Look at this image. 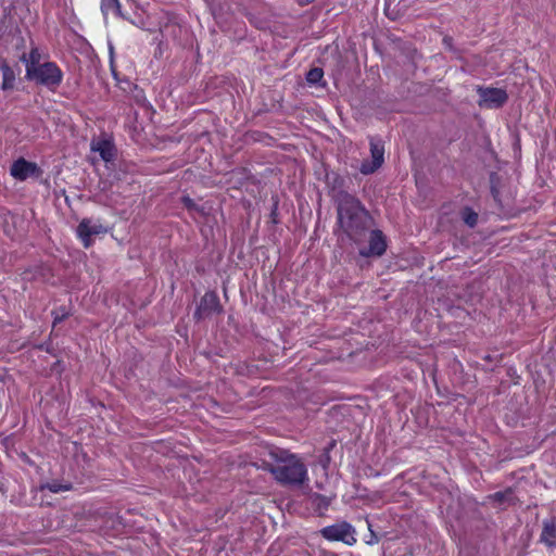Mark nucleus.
<instances>
[{
  "label": "nucleus",
  "mask_w": 556,
  "mask_h": 556,
  "mask_svg": "<svg viewBox=\"0 0 556 556\" xmlns=\"http://www.w3.org/2000/svg\"><path fill=\"white\" fill-rule=\"evenodd\" d=\"M319 533L328 541H340L350 546L356 543L355 528L344 520L320 529Z\"/></svg>",
  "instance_id": "5"
},
{
  "label": "nucleus",
  "mask_w": 556,
  "mask_h": 556,
  "mask_svg": "<svg viewBox=\"0 0 556 556\" xmlns=\"http://www.w3.org/2000/svg\"><path fill=\"white\" fill-rule=\"evenodd\" d=\"M345 178L339 173L325 169V184L327 193L336 204V207L356 199L345 190Z\"/></svg>",
  "instance_id": "4"
},
{
  "label": "nucleus",
  "mask_w": 556,
  "mask_h": 556,
  "mask_svg": "<svg viewBox=\"0 0 556 556\" xmlns=\"http://www.w3.org/2000/svg\"><path fill=\"white\" fill-rule=\"evenodd\" d=\"M247 16H248V18H249V22L253 23L252 15H251V14H249V15H247Z\"/></svg>",
  "instance_id": "31"
},
{
  "label": "nucleus",
  "mask_w": 556,
  "mask_h": 556,
  "mask_svg": "<svg viewBox=\"0 0 556 556\" xmlns=\"http://www.w3.org/2000/svg\"><path fill=\"white\" fill-rule=\"evenodd\" d=\"M488 500L495 504L498 508L504 509L508 506L516 505L518 502L513 488L508 486L504 491H498L488 496Z\"/></svg>",
  "instance_id": "11"
},
{
  "label": "nucleus",
  "mask_w": 556,
  "mask_h": 556,
  "mask_svg": "<svg viewBox=\"0 0 556 556\" xmlns=\"http://www.w3.org/2000/svg\"><path fill=\"white\" fill-rule=\"evenodd\" d=\"M91 150L98 152L104 162H111L116 156V148L111 140L99 139L91 142Z\"/></svg>",
  "instance_id": "13"
},
{
  "label": "nucleus",
  "mask_w": 556,
  "mask_h": 556,
  "mask_svg": "<svg viewBox=\"0 0 556 556\" xmlns=\"http://www.w3.org/2000/svg\"><path fill=\"white\" fill-rule=\"evenodd\" d=\"M369 530H370V539L367 541V544L378 543L379 538L377 536V534L370 528H369Z\"/></svg>",
  "instance_id": "27"
},
{
  "label": "nucleus",
  "mask_w": 556,
  "mask_h": 556,
  "mask_svg": "<svg viewBox=\"0 0 556 556\" xmlns=\"http://www.w3.org/2000/svg\"><path fill=\"white\" fill-rule=\"evenodd\" d=\"M0 491H1V492H4V489H3V484H2V483H0Z\"/></svg>",
  "instance_id": "32"
},
{
  "label": "nucleus",
  "mask_w": 556,
  "mask_h": 556,
  "mask_svg": "<svg viewBox=\"0 0 556 556\" xmlns=\"http://www.w3.org/2000/svg\"><path fill=\"white\" fill-rule=\"evenodd\" d=\"M477 93L480 108L501 109L508 101V93L502 88L478 86Z\"/></svg>",
  "instance_id": "6"
},
{
  "label": "nucleus",
  "mask_w": 556,
  "mask_h": 556,
  "mask_svg": "<svg viewBox=\"0 0 556 556\" xmlns=\"http://www.w3.org/2000/svg\"><path fill=\"white\" fill-rule=\"evenodd\" d=\"M110 55H111V64L113 63L114 49L113 46H110Z\"/></svg>",
  "instance_id": "29"
},
{
  "label": "nucleus",
  "mask_w": 556,
  "mask_h": 556,
  "mask_svg": "<svg viewBox=\"0 0 556 556\" xmlns=\"http://www.w3.org/2000/svg\"><path fill=\"white\" fill-rule=\"evenodd\" d=\"M338 225L356 244L364 243L368 237V247L359 250L364 257H380L387 250V238L380 229H372L375 220L359 199H354L337 207Z\"/></svg>",
  "instance_id": "1"
},
{
  "label": "nucleus",
  "mask_w": 556,
  "mask_h": 556,
  "mask_svg": "<svg viewBox=\"0 0 556 556\" xmlns=\"http://www.w3.org/2000/svg\"><path fill=\"white\" fill-rule=\"evenodd\" d=\"M20 40H21L22 45H24V38L20 37Z\"/></svg>",
  "instance_id": "33"
},
{
  "label": "nucleus",
  "mask_w": 556,
  "mask_h": 556,
  "mask_svg": "<svg viewBox=\"0 0 556 556\" xmlns=\"http://www.w3.org/2000/svg\"><path fill=\"white\" fill-rule=\"evenodd\" d=\"M114 11L118 16L124 17L121 11V4L118 0H101V11L104 15L108 14L109 11Z\"/></svg>",
  "instance_id": "21"
},
{
  "label": "nucleus",
  "mask_w": 556,
  "mask_h": 556,
  "mask_svg": "<svg viewBox=\"0 0 556 556\" xmlns=\"http://www.w3.org/2000/svg\"><path fill=\"white\" fill-rule=\"evenodd\" d=\"M220 313H223V306L217 293L215 291H207L201 298L200 303L193 313V318L197 321H200L211 317L213 314Z\"/></svg>",
  "instance_id": "7"
},
{
  "label": "nucleus",
  "mask_w": 556,
  "mask_h": 556,
  "mask_svg": "<svg viewBox=\"0 0 556 556\" xmlns=\"http://www.w3.org/2000/svg\"><path fill=\"white\" fill-rule=\"evenodd\" d=\"M270 462L263 460L262 468L273 475L282 485H302L308 481L307 468L303 460L289 450L275 445L268 447Z\"/></svg>",
  "instance_id": "2"
},
{
  "label": "nucleus",
  "mask_w": 556,
  "mask_h": 556,
  "mask_svg": "<svg viewBox=\"0 0 556 556\" xmlns=\"http://www.w3.org/2000/svg\"><path fill=\"white\" fill-rule=\"evenodd\" d=\"M489 182H490V192L491 195L496 203L497 207L503 211L504 210V203L502 200V189L504 187V179L503 177L496 173L491 172L489 174Z\"/></svg>",
  "instance_id": "14"
},
{
  "label": "nucleus",
  "mask_w": 556,
  "mask_h": 556,
  "mask_svg": "<svg viewBox=\"0 0 556 556\" xmlns=\"http://www.w3.org/2000/svg\"><path fill=\"white\" fill-rule=\"evenodd\" d=\"M309 500L315 513H317L318 516L325 515V511L329 508L332 501L331 497L325 496L319 493H313L309 496Z\"/></svg>",
  "instance_id": "17"
},
{
  "label": "nucleus",
  "mask_w": 556,
  "mask_h": 556,
  "mask_svg": "<svg viewBox=\"0 0 556 556\" xmlns=\"http://www.w3.org/2000/svg\"><path fill=\"white\" fill-rule=\"evenodd\" d=\"M20 61L25 64V71H33L37 68L39 65H42L41 62V53L38 47L34 46L30 49V52L26 54L25 52L20 55Z\"/></svg>",
  "instance_id": "16"
},
{
  "label": "nucleus",
  "mask_w": 556,
  "mask_h": 556,
  "mask_svg": "<svg viewBox=\"0 0 556 556\" xmlns=\"http://www.w3.org/2000/svg\"><path fill=\"white\" fill-rule=\"evenodd\" d=\"M25 79L54 92L63 80V72L55 62L47 61L33 71H25Z\"/></svg>",
  "instance_id": "3"
},
{
  "label": "nucleus",
  "mask_w": 556,
  "mask_h": 556,
  "mask_svg": "<svg viewBox=\"0 0 556 556\" xmlns=\"http://www.w3.org/2000/svg\"><path fill=\"white\" fill-rule=\"evenodd\" d=\"M371 160H364L359 172L364 175L375 173L384 162V144L381 139L371 137L369 140Z\"/></svg>",
  "instance_id": "8"
},
{
  "label": "nucleus",
  "mask_w": 556,
  "mask_h": 556,
  "mask_svg": "<svg viewBox=\"0 0 556 556\" xmlns=\"http://www.w3.org/2000/svg\"><path fill=\"white\" fill-rule=\"evenodd\" d=\"M106 231L108 228L105 226L100 223H92L90 218H83L76 228L77 236L86 249L92 245V236L105 233Z\"/></svg>",
  "instance_id": "10"
},
{
  "label": "nucleus",
  "mask_w": 556,
  "mask_h": 556,
  "mask_svg": "<svg viewBox=\"0 0 556 556\" xmlns=\"http://www.w3.org/2000/svg\"><path fill=\"white\" fill-rule=\"evenodd\" d=\"M181 202L189 211H200L197 203L189 195H184Z\"/></svg>",
  "instance_id": "25"
},
{
  "label": "nucleus",
  "mask_w": 556,
  "mask_h": 556,
  "mask_svg": "<svg viewBox=\"0 0 556 556\" xmlns=\"http://www.w3.org/2000/svg\"><path fill=\"white\" fill-rule=\"evenodd\" d=\"M442 43L444 48L453 53L457 59H463L464 49L457 48L454 45V39L452 36L445 35L442 39Z\"/></svg>",
  "instance_id": "22"
},
{
  "label": "nucleus",
  "mask_w": 556,
  "mask_h": 556,
  "mask_svg": "<svg viewBox=\"0 0 556 556\" xmlns=\"http://www.w3.org/2000/svg\"><path fill=\"white\" fill-rule=\"evenodd\" d=\"M460 216L463 222L469 227L475 228L478 224L479 215L477 212H475L471 207L465 206Z\"/></svg>",
  "instance_id": "20"
},
{
  "label": "nucleus",
  "mask_w": 556,
  "mask_h": 556,
  "mask_svg": "<svg viewBox=\"0 0 556 556\" xmlns=\"http://www.w3.org/2000/svg\"><path fill=\"white\" fill-rule=\"evenodd\" d=\"M5 18L0 20V38L3 35Z\"/></svg>",
  "instance_id": "28"
},
{
  "label": "nucleus",
  "mask_w": 556,
  "mask_h": 556,
  "mask_svg": "<svg viewBox=\"0 0 556 556\" xmlns=\"http://www.w3.org/2000/svg\"><path fill=\"white\" fill-rule=\"evenodd\" d=\"M71 315L70 311L66 306L62 305L56 309L52 311L53 316V327L64 321Z\"/></svg>",
  "instance_id": "23"
},
{
  "label": "nucleus",
  "mask_w": 556,
  "mask_h": 556,
  "mask_svg": "<svg viewBox=\"0 0 556 556\" xmlns=\"http://www.w3.org/2000/svg\"><path fill=\"white\" fill-rule=\"evenodd\" d=\"M269 217H270V222L274 225L279 224V218H278V200L277 199L274 200Z\"/></svg>",
  "instance_id": "26"
},
{
  "label": "nucleus",
  "mask_w": 556,
  "mask_h": 556,
  "mask_svg": "<svg viewBox=\"0 0 556 556\" xmlns=\"http://www.w3.org/2000/svg\"><path fill=\"white\" fill-rule=\"evenodd\" d=\"M10 174L15 179L24 181L30 177L39 178L42 175V169L36 163L20 157L12 163Z\"/></svg>",
  "instance_id": "9"
},
{
  "label": "nucleus",
  "mask_w": 556,
  "mask_h": 556,
  "mask_svg": "<svg viewBox=\"0 0 556 556\" xmlns=\"http://www.w3.org/2000/svg\"><path fill=\"white\" fill-rule=\"evenodd\" d=\"M306 81L308 85L325 87L324 70L321 67H313L306 73Z\"/></svg>",
  "instance_id": "18"
},
{
  "label": "nucleus",
  "mask_w": 556,
  "mask_h": 556,
  "mask_svg": "<svg viewBox=\"0 0 556 556\" xmlns=\"http://www.w3.org/2000/svg\"><path fill=\"white\" fill-rule=\"evenodd\" d=\"M337 446L336 440H330L318 456L319 465L327 470L331 463L330 452Z\"/></svg>",
  "instance_id": "19"
},
{
  "label": "nucleus",
  "mask_w": 556,
  "mask_h": 556,
  "mask_svg": "<svg viewBox=\"0 0 556 556\" xmlns=\"http://www.w3.org/2000/svg\"><path fill=\"white\" fill-rule=\"evenodd\" d=\"M17 67V73L15 70L8 63L7 60H2L0 64V70L2 72V91H12L15 88L16 76L20 73V67Z\"/></svg>",
  "instance_id": "12"
},
{
  "label": "nucleus",
  "mask_w": 556,
  "mask_h": 556,
  "mask_svg": "<svg viewBox=\"0 0 556 556\" xmlns=\"http://www.w3.org/2000/svg\"><path fill=\"white\" fill-rule=\"evenodd\" d=\"M540 541L549 547L556 546V518L552 517L543 521Z\"/></svg>",
  "instance_id": "15"
},
{
  "label": "nucleus",
  "mask_w": 556,
  "mask_h": 556,
  "mask_svg": "<svg viewBox=\"0 0 556 556\" xmlns=\"http://www.w3.org/2000/svg\"><path fill=\"white\" fill-rule=\"evenodd\" d=\"M22 457H23V459L29 462V457L25 453L22 454Z\"/></svg>",
  "instance_id": "30"
},
{
  "label": "nucleus",
  "mask_w": 556,
  "mask_h": 556,
  "mask_svg": "<svg viewBox=\"0 0 556 556\" xmlns=\"http://www.w3.org/2000/svg\"><path fill=\"white\" fill-rule=\"evenodd\" d=\"M52 493H58L60 491H68L72 489L71 484H61L58 482L47 483L46 486Z\"/></svg>",
  "instance_id": "24"
}]
</instances>
